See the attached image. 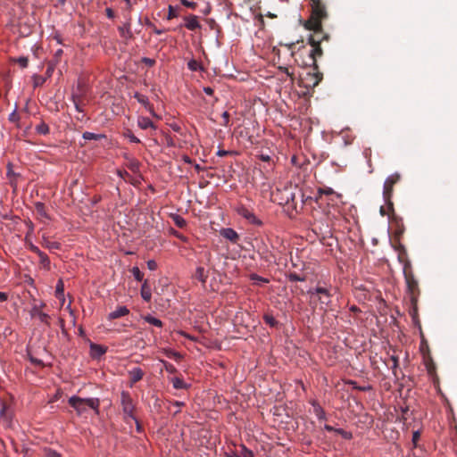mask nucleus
Masks as SVG:
<instances>
[{
    "mask_svg": "<svg viewBox=\"0 0 457 457\" xmlns=\"http://www.w3.org/2000/svg\"><path fill=\"white\" fill-rule=\"evenodd\" d=\"M86 89L84 86L79 84L77 89L72 93L71 99L75 102V99H79L81 102H85Z\"/></svg>",
    "mask_w": 457,
    "mask_h": 457,
    "instance_id": "4be33fe9",
    "label": "nucleus"
},
{
    "mask_svg": "<svg viewBox=\"0 0 457 457\" xmlns=\"http://www.w3.org/2000/svg\"><path fill=\"white\" fill-rule=\"evenodd\" d=\"M324 428L328 432H335L338 435H340L345 439H352L353 434L349 431L344 430L343 428H335L330 425L326 424L324 426Z\"/></svg>",
    "mask_w": 457,
    "mask_h": 457,
    "instance_id": "6ab92c4d",
    "label": "nucleus"
},
{
    "mask_svg": "<svg viewBox=\"0 0 457 457\" xmlns=\"http://www.w3.org/2000/svg\"><path fill=\"white\" fill-rule=\"evenodd\" d=\"M420 349V352H421L423 357L425 356V353H430L427 341H425L424 339H422V341H421Z\"/></svg>",
    "mask_w": 457,
    "mask_h": 457,
    "instance_id": "4c0bfd02",
    "label": "nucleus"
},
{
    "mask_svg": "<svg viewBox=\"0 0 457 457\" xmlns=\"http://www.w3.org/2000/svg\"><path fill=\"white\" fill-rule=\"evenodd\" d=\"M74 104V106H75V109L79 112H84V109L83 107L85 106L86 103L85 102H81L80 100L79 99H75V102H73Z\"/></svg>",
    "mask_w": 457,
    "mask_h": 457,
    "instance_id": "58836bf2",
    "label": "nucleus"
},
{
    "mask_svg": "<svg viewBox=\"0 0 457 457\" xmlns=\"http://www.w3.org/2000/svg\"><path fill=\"white\" fill-rule=\"evenodd\" d=\"M403 276L406 282L407 292L409 294L411 303L414 307V312H416V305L418 298L420 295L418 280L416 279L412 270L403 272Z\"/></svg>",
    "mask_w": 457,
    "mask_h": 457,
    "instance_id": "7ed1b4c3",
    "label": "nucleus"
},
{
    "mask_svg": "<svg viewBox=\"0 0 457 457\" xmlns=\"http://www.w3.org/2000/svg\"><path fill=\"white\" fill-rule=\"evenodd\" d=\"M311 295H319V302L320 304H324L326 306H328L331 303V296L332 294L330 292V289L323 287H317L314 290H309L308 292Z\"/></svg>",
    "mask_w": 457,
    "mask_h": 457,
    "instance_id": "423d86ee",
    "label": "nucleus"
},
{
    "mask_svg": "<svg viewBox=\"0 0 457 457\" xmlns=\"http://www.w3.org/2000/svg\"><path fill=\"white\" fill-rule=\"evenodd\" d=\"M124 137L129 138L130 142H133V143H140V139L137 138L130 129H127L125 132H124Z\"/></svg>",
    "mask_w": 457,
    "mask_h": 457,
    "instance_id": "2f4dec72",
    "label": "nucleus"
},
{
    "mask_svg": "<svg viewBox=\"0 0 457 457\" xmlns=\"http://www.w3.org/2000/svg\"><path fill=\"white\" fill-rule=\"evenodd\" d=\"M261 160L263 161V162H270V157L269 155L262 154L261 155Z\"/></svg>",
    "mask_w": 457,
    "mask_h": 457,
    "instance_id": "0e129e2a",
    "label": "nucleus"
},
{
    "mask_svg": "<svg viewBox=\"0 0 457 457\" xmlns=\"http://www.w3.org/2000/svg\"><path fill=\"white\" fill-rule=\"evenodd\" d=\"M36 131L40 135H47L50 131L49 126L45 122H41L36 126Z\"/></svg>",
    "mask_w": 457,
    "mask_h": 457,
    "instance_id": "c85d7f7f",
    "label": "nucleus"
},
{
    "mask_svg": "<svg viewBox=\"0 0 457 457\" xmlns=\"http://www.w3.org/2000/svg\"><path fill=\"white\" fill-rule=\"evenodd\" d=\"M178 15L179 14H178L176 9L172 5H169L167 20H172L173 18L178 17Z\"/></svg>",
    "mask_w": 457,
    "mask_h": 457,
    "instance_id": "c9c22d12",
    "label": "nucleus"
},
{
    "mask_svg": "<svg viewBox=\"0 0 457 457\" xmlns=\"http://www.w3.org/2000/svg\"><path fill=\"white\" fill-rule=\"evenodd\" d=\"M105 13L109 19H113L115 17V13L112 8H106Z\"/></svg>",
    "mask_w": 457,
    "mask_h": 457,
    "instance_id": "6e6d98bb",
    "label": "nucleus"
},
{
    "mask_svg": "<svg viewBox=\"0 0 457 457\" xmlns=\"http://www.w3.org/2000/svg\"><path fill=\"white\" fill-rule=\"evenodd\" d=\"M45 306V303H41L40 305H34L31 310V316L37 317L41 322L49 325L50 316L41 312V308Z\"/></svg>",
    "mask_w": 457,
    "mask_h": 457,
    "instance_id": "9b49d317",
    "label": "nucleus"
},
{
    "mask_svg": "<svg viewBox=\"0 0 457 457\" xmlns=\"http://www.w3.org/2000/svg\"><path fill=\"white\" fill-rule=\"evenodd\" d=\"M39 259H40V263L43 264L44 267L49 269V267H50V260H49L48 256L46 254H44Z\"/></svg>",
    "mask_w": 457,
    "mask_h": 457,
    "instance_id": "c03bdc74",
    "label": "nucleus"
},
{
    "mask_svg": "<svg viewBox=\"0 0 457 457\" xmlns=\"http://www.w3.org/2000/svg\"><path fill=\"white\" fill-rule=\"evenodd\" d=\"M13 412L9 403L4 400L0 401V419L10 427L12 420Z\"/></svg>",
    "mask_w": 457,
    "mask_h": 457,
    "instance_id": "0eeeda50",
    "label": "nucleus"
},
{
    "mask_svg": "<svg viewBox=\"0 0 457 457\" xmlns=\"http://www.w3.org/2000/svg\"><path fill=\"white\" fill-rule=\"evenodd\" d=\"M179 1L184 6L188 7L190 9H195V7H196V3H195V2H190L188 0H179Z\"/></svg>",
    "mask_w": 457,
    "mask_h": 457,
    "instance_id": "49530a36",
    "label": "nucleus"
},
{
    "mask_svg": "<svg viewBox=\"0 0 457 457\" xmlns=\"http://www.w3.org/2000/svg\"><path fill=\"white\" fill-rule=\"evenodd\" d=\"M208 271L205 270L204 267H197L195 270V274L193 275V278L202 283L203 286L205 285L206 280L208 278Z\"/></svg>",
    "mask_w": 457,
    "mask_h": 457,
    "instance_id": "a211bd4d",
    "label": "nucleus"
},
{
    "mask_svg": "<svg viewBox=\"0 0 457 457\" xmlns=\"http://www.w3.org/2000/svg\"><path fill=\"white\" fill-rule=\"evenodd\" d=\"M69 404L74 408L79 415L85 413L87 409H92L96 414H99L100 400L98 398H81L71 396Z\"/></svg>",
    "mask_w": 457,
    "mask_h": 457,
    "instance_id": "f03ea898",
    "label": "nucleus"
},
{
    "mask_svg": "<svg viewBox=\"0 0 457 457\" xmlns=\"http://www.w3.org/2000/svg\"><path fill=\"white\" fill-rule=\"evenodd\" d=\"M170 233L176 237L177 238L182 240V241H187V237L185 236H183L181 233H179V231L171 228L170 229Z\"/></svg>",
    "mask_w": 457,
    "mask_h": 457,
    "instance_id": "09e8293b",
    "label": "nucleus"
},
{
    "mask_svg": "<svg viewBox=\"0 0 457 457\" xmlns=\"http://www.w3.org/2000/svg\"><path fill=\"white\" fill-rule=\"evenodd\" d=\"M171 219H172L173 222L175 223V225L180 228H183L187 226L186 220L183 217H181L180 215L172 214Z\"/></svg>",
    "mask_w": 457,
    "mask_h": 457,
    "instance_id": "bb28decb",
    "label": "nucleus"
},
{
    "mask_svg": "<svg viewBox=\"0 0 457 457\" xmlns=\"http://www.w3.org/2000/svg\"><path fill=\"white\" fill-rule=\"evenodd\" d=\"M288 279L292 282H295V281H304L305 280V277H302L300 276L299 274L295 273V272H291L288 274Z\"/></svg>",
    "mask_w": 457,
    "mask_h": 457,
    "instance_id": "72a5a7b5",
    "label": "nucleus"
},
{
    "mask_svg": "<svg viewBox=\"0 0 457 457\" xmlns=\"http://www.w3.org/2000/svg\"><path fill=\"white\" fill-rule=\"evenodd\" d=\"M240 457H254L253 453L246 448L245 445H241V450L238 453Z\"/></svg>",
    "mask_w": 457,
    "mask_h": 457,
    "instance_id": "7c9ffc66",
    "label": "nucleus"
},
{
    "mask_svg": "<svg viewBox=\"0 0 457 457\" xmlns=\"http://www.w3.org/2000/svg\"><path fill=\"white\" fill-rule=\"evenodd\" d=\"M237 213L242 216L243 218H245V220H247L251 224H253V225H256V226H262V221L258 219L253 212H252L250 210H248L247 208L242 206L240 208H238L237 210Z\"/></svg>",
    "mask_w": 457,
    "mask_h": 457,
    "instance_id": "1a4fd4ad",
    "label": "nucleus"
},
{
    "mask_svg": "<svg viewBox=\"0 0 457 457\" xmlns=\"http://www.w3.org/2000/svg\"><path fill=\"white\" fill-rule=\"evenodd\" d=\"M7 176L10 178V179H12V177L15 176V173L12 170L10 164L8 165ZM11 184L13 185L12 180H11Z\"/></svg>",
    "mask_w": 457,
    "mask_h": 457,
    "instance_id": "bf43d9fd",
    "label": "nucleus"
},
{
    "mask_svg": "<svg viewBox=\"0 0 457 457\" xmlns=\"http://www.w3.org/2000/svg\"><path fill=\"white\" fill-rule=\"evenodd\" d=\"M120 34L124 38H131L133 37L131 31V18L129 17L123 26L119 27Z\"/></svg>",
    "mask_w": 457,
    "mask_h": 457,
    "instance_id": "4468645a",
    "label": "nucleus"
},
{
    "mask_svg": "<svg viewBox=\"0 0 457 457\" xmlns=\"http://www.w3.org/2000/svg\"><path fill=\"white\" fill-rule=\"evenodd\" d=\"M141 296L145 302H150L152 294L150 287L147 284V281L145 280L141 287Z\"/></svg>",
    "mask_w": 457,
    "mask_h": 457,
    "instance_id": "393cba45",
    "label": "nucleus"
},
{
    "mask_svg": "<svg viewBox=\"0 0 457 457\" xmlns=\"http://www.w3.org/2000/svg\"><path fill=\"white\" fill-rule=\"evenodd\" d=\"M400 174L395 173L389 176L384 183L383 197L389 208L393 207L391 197L394 192V186L400 180Z\"/></svg>",
    "mask_w": 457,
    "mask_h": 457,
    "instance_id": "20e7f679",
    "label": "nucleus"
},
{
    "mask_svg": "<svg viewBox=\"0 0 457 457\" xmlns=\"http://www.w3.org/2000/svg\"><path fill=\"white\" fill-rule=\"evenodd\" d=\"M170 381L171 382L172 386L176 389H187L189 388L190 385L187 384L181 378L179 377H174L170 378Z\"/></svg>",
    "mask_w": 457,
    "mask_h": 457,
    "instance_id": "5701e85b",
    "label": "nucleus"
},
{
    "mask_svg": "<svg viewBox=\"0 0 457 457\" xmlns=\"http://www.w3.org/2000/svg\"><path fill=\"white\" fill-rule=\"evenodd\" d=\"M90 349L92 351L93 356L99 357L105 353L106 348L96 344H91Z\"/></svg>",
    "mask_w": 457,
    "mask_h": 457,
    "instance_id": "a878e982",
    "label": "nucleus"
},
{
    "mask_svg": "<svg viewBox=\"0 0 457 457\" xmlns=\"http://www.w3.org/2000/svg\"><path fill=\"white\" fill-rule=\"evenodd\" d=\"M33 80H34V87H41L45 83V81H46V79L43 77L39 76V75H35L33 77Z\"/></svg>",
    "mask_w": 457,
    "mask_h": 457,
    "instance_id": "e433bc0d",
    "label": "nucleus"
},
{
    "mask_svg": "<svg viewBox=\"0 0 457 457\" xmlns=\"http://www.w3.org/2000/svg\"><path fill=\"white\" fill-rule=\"evenodd\" d=\"M147 268L150 270H155L157 269V262L154 260H149L147 262Z\"/></svg>",
    "mask_w": 457,
    "mask_h": 457,
    "instance_id": "603ef678",
    "label": "nucleus"
},
{
    "mask_svg": "<svg viewBox=\"0 0 457 457\" xmlns=\"http://www.w3.org/2000/svg\"><path fill=\"white\" fill-rule=\"evenodd\" d=\"M322 79V73L319 72L318 71L312 75V87H316Z\"/></svg>",
    "mask_w": 457,
    "mask_h": 457,
    "instance_id": "473e14b6",
    "label": "nucleus"
},
{
    "mask_svg": "<svg viewBox=\"0 0 457 457\" xmlns=\"http://www.w3.org/2000/svg\"><path fill=\"white\" fill-rule=\"evenodd\" d=\"M63 294V283L62 280H59L56 285V296L59 297Z\"/></svg>",
    "mask_w": 457,
    "mask_h": 457,
    "instance_id": "a18cd8bd",
    "label": "nucleus"
},
{
    "mask_svg": "<svg viewBox=\"0 0 457 457\" xmlns=\"http://www.w3.org/2000/svg\"><path fill=\"white\" fill-rule=\"evenodd\" d=\"M264 320L267 324H269L270 326L271 327H274L276 326L277 324V320H275V318L271 315H265L264 316Z\"/></svg>",
    "mask_w": 457,
    "mask_h": 457,
    "instance_id": "ea45409f",
    "label": "nucleus"
},
{
    "mask_svg": "<svg viewBox=\"0 0 457 457\" xmlns=\"http://www.w3.org/2000/svg\"><path fill=\"white\" fill-rule=\"evenodd\" d=\"M145 320L147 323H149L151 325H154L155 327H159L160 328V327L162 326V322L159 319H157L155 317H153V316H150V315L145 317Z\"/></svg>",
    "mask_w": 457,
    "mask_h": 457,
    "instance_id": "c756f323",
    "label": "nucleus"
},
{
    "mask_svg": "<svg viewBox=\"0 0 457 457\" xmlns=\"http://www.w3.org/2000/svg\"><path fill=\"white\" fill-rule=\"evenodd\" d=\"M143 62H145V63L146 65H148V66H153V65L154 64V62H154V60H153V59H150V58H146V57H145V58H144V59H143Z\"/></svg>",
    "mask_w": 457,
    "mask_h": 457,
    "instance_id": "13d9d810",
    "label": "nucleus"
},
{
    "mask_svg": "<svg viewBox=\"0 0 457 457\" xmlns=\"http://www.w3.org/2000/svg\"><path fill=\"white\" fill-rule=\"evenodd\" d=\"M47 457H59V454L54 451H50Z\"/></svg>",
    "mask_w": 457,
    "mask_h": 457,
    "instance_id": "338daca9",
    "label": "nucleus"
},
{
    "mask_svg": "<svg viewBox=\"0 0 457 457\" xmlns=\"http://www.w3.org/2000/svg\"><path fill=\"white\" fill-rule=\"evenodd\" d=\"M221 235L226 239L236 243L239 237L238 234L233 228H223L221 230Z\"/></svg>",
    "mask_w": 457,
    "mask_h": 457,
    "instance_id": "412c9836",
    "label": "nucleus"
},
{
    "mask_svg": "<svg viewBox=\"0 0 457 457\" xmlns=\"http://www.w3.org/2000/svg\"><path fill=\"white\" fill-rule=\"evenodd\" d=\"M148 26L153 29L154 33L156 34V35H162V33L165 32V29H159L151 22L148 23Z\"/></svg>",
    "mask_w": 457,
    "mask_h": 457,
    "instance_id": "5fc2aeb1",
    "label": "nucleus"
},
{
    "mask_svg": "<svg viewBox=\"0 0 457 457\" xmlns=\"http://www.w3.org/2000/svg\"><path fill=\"white\" fill-rule=\"evenodd\" d=\"M221 117H222V120H223L221 125H223L225 127L228 126L229 117H230L229 113L228 112H224L222 113Z\"/></svg>",
    "mask_w": 457,
    "mask_h": 457,
    "instance_id": "de8ad7c7",
    "label": "nucleus"
},
{
    "mask_svg": "<svg viewBox=\"0 0 457 457\" xmlns=\"http://www.w3.org/2000/svg\"><path fill=\"white\" fill-rule=\"evenodd\" d=\"M82 137L85 140H99L101 138L105 137V136L103 134H95L87 131L84 132Z\"/></svg>",
    "mask_w": 457,
    "mask_h": 457,
    "instance_id": "cd10ccee",
    "label": "nucleus"
},
{
    "mask_svg": "<svg viewBox=\"0 0 457 457\" xmlns=\"http://www.w3.org/2000/svg\"><path fill=\"white\" fill-rule=\"evenodd\" d=\"M250 278H251V279L253 281H256V282H262V283H268L269 282V280L267 278H262V277H261V276H259L257 274H252Z\"/></svg>",
    "mask_w": 457,
    "mask_h": 457,
    "instance_id": "a19ab883",
    "label": "nucleus"
},
{
    "mask_svg": "<svg viewBox=\"0 0 457 457\" xmlns=\"http://www.w3.org/2000/svg\"><path fill=\"white\" fill-rule=\"evenodd\" d=\"M29 360L35 365L43 366V361L41 360H39V359H37L35 357L30 356Z\"/></svg>",
    "mask_w": 457,
    "mask_h": 457,
    "instance_id": "4d7b16f0",
    "label": "nucleus"
},
{
    "mask_svg": "<svg viewBox=\"0 0 457 457\" xmlns=\"http://www.w3.org/2000/svg\"><path fill=\"white\" fill-rule=\"evenodd\" d=\"M420 438V431H414L412 434V444L414 446H417V443Z\"/></svg>",
    "mask_w": 457,
    "mask_h": 457,
    "instance_id": "8fccbe9b",
    "label": "nucleus"
},
{
    "mask_svg": "<svg viewBox=\"0 0 457 457\" xmlns=\"http://www.w3.org/2000/svg\"><path fill=\"white\" fill-rule=\"evenodd\" d=\"M183 19L185 21L183 26L186 27L188 30L195 31L202 28V25L198 21V17L195 14L187 15ZM180 27H182V25Z\"/></svg>",
    "mask_w": 457,
    "mask_h": 457,
    "instance_id": "9d476101",
    "label": "nucleus"
},
{
    "mask_svg": "<svg viewBox=\"0 0 457 457\" xmlns=\"http://www.w3.org/2000/svg\"><path fill=\"white\" fill-rule=\"evenodd\" d=\"M62 49H58L56 52H55V58H56V62H58V58L62 54Z\"/></svg>",
    "mask_w": 457,
    "mask_h": 457,
    "instance_id": "69168bd1",
    "label": "nucleus"
},
{
    "mask_svg": "<svg viewBox=\"0 0 457 457\" xmlns=\"http://www.w3.org/2000/svg\"><path fill=\"white\" fill-rule=\"evenodd\" d=\"M129 313V310L126 306H119L115 311L108 314V320H112L120 317L126 316Z\"/></svg>",
    "mask_w": 457,
    "mask_h": 457,
    "instance_id": "f3484780",
    "label": "nucleus"
},
{
    "mask_svg": "<svg viewBox=\"0 0 457 457\" xmlns=\"http://www.w3.org/2000/svg\"><path fill=\"white\" fill-rule=\"evenodd\" d=\"M42 245H43V247H45L50 251L61 249L60 243L52 241L47 237H43Z\"/></svg>",
    "mask_w": 457,
    "mask_h": 457,
    "instance_id": "b1692460",
    "label": "nucleus"
},
{
    "mask_svg": "<svg viewBox=\"0 0 457 457\" xmlns=\"http://www.w3.org/2000/svg\"><path fill=\"white\" fill-rule=\"evenodd\" d=\"M17 62L20 64V66L22 68H26L29 63L28 58H26V57H20Z\"/></svg>",
    "mask_w": 457,
    "mask_h": 457,
    "instance_id": "3c124183",
    "label": "nucleus"
},
{
    "mask_svg": "<svg viewBox=\"0 0 457 457\" xmlns=\"http://www.w3.org/2000/svg\"><path fill=\"white\" fill-rule=\"evenodd\" d=\"M423 361L426 366V369L428 370V373L431 376L435 375L436 373V364L433 361V358L431 356L430 353H425V356L423 357Z\"/></svg>",
    "mask_w": 457,
    "mask_h": 457,
    "instance_id": "2eb2a0df",
    "label": "nucleus"
},
{
    "mask_svg": "<svg viewBox=\"0 0 457 457\" xmlns=\"http://www.w3.org/2000/svg\"><path fill=\"white\" fill-rule=\"evenodd\" d=\"M137 126L141 129H154L155 130L157 127L154 125V123L147 117L140 116L137 119Z\"/></svg>",
    "mask_w": 457,
    "mask_h": 457,
    "instance_id": "dca6fc26",
    "label": "nucleus"
},
{
    "mask_svg": "<svg viewBox=\"0 0 457 457\" xmlns=\"http://www.w3.org/2000/svg\"><path fill=\"white\" fill-rule=\"evenodd\" d=\"M228 154H229V152L226 151V150H219L217 152V155L220 157H224V156H227Z\"/></svg>",
    "mask_w": 457,
    "mask_h": 457,
    "instance_id": "052dcab7",
    "label": "nucleus"
},
{
    "mask_svg": "<svg viewBox=\"0 0 457 457\" xmlns=\"http://www.w3.org/2000/svg\"><path fill=\"white\" fill-rule=\"evenodd\" d=\"M321 193L326 194V195H330V194H333L334 191L332 188H327V189L322 190Z\"/></svg>",
    "mask_w": 457,
    "mask_h": 457,
    "instance_id": "774afa93",
    "label": "nucleus"
},
{
    "mask_svg": "<svg viewBox=\"0 0 457 457\" xmlns=\"http://www.w3.org/2000/svg\"><path fill=\"white\" fill-rule=\"evenodd\" d=\"M398 252V261L403 264V271L405 272L407 270H412L411 261L408 259V254L405 247L399 244L395 247Z\"/></svg>",
    "mask_w": 457,
    "mask_h": 457,
    "instance_id": "6e6552de",
    "label": "nucleus"
},
{
    "mask_svg": "<svg viewBox=\"0 0 457 457\" xmlns=\"http://www.w3.org/2000/svg\"><path fill=\"white\" fill-rule=\"evenodd\" d=\"M164 367H165L166 371L170 373V374H173V373L177 372V369L171 363L164 362Z\"/></svg>",
    "mask_w": 457,
    "mask_h": 457,
    "instance_id": "37998d69",
    "label": "nucleus"
},
{
    "mask_svg": "<svg viewBox=\"0 0 457 457\" xmlns=\"http://www.w3.org/2000/svg\"><path fill=\"white\" fill-rule=\"evenodd\" d=\"M131 272L136 280L141 281L143 279V273L140 271L138 267H133Z\"/></svg>",
    "mask_w": 457,
    "mask_h": 457,
    "instance_id": "f704fd0d",
    "label": "nucleus"
},
{
    "mask_svg": "<svg viewBox=\"0 0 457 457\" xmlns=\"http://www.w3.org/2000/svg\"><path fill=\"white\" fill-rule=\"evenodd\" d=\"M134 98H136L138 103L143 104L153 116H156V114H155V112L154 111L153 104H151L149 103V100H148L147 96H145L137 92L134 95Z\"/></svg>",
    "mask_w": 457,
    "mask_h": 457,
    "instance_id": "ddd939ff",
    "label": "nucleus"
},
{
    "mask_svg": "<svg viewBox=\"0 0 457 457\" xmlns=\"http://www.w3.org/2000/svg\"><path fill=\"white\" fill-rule=\"evenodd\" d=\"M310 403L313 407V413L320 420H325L327 419L326 412L323 408L315 400L310 401Z\"/></svg>",
    "mask_w": 457,
    "mask_h": 457,
    "instance_id": "aec40b11",
    "label": "nucleus"
},
{
    "mask_svg": "<svg viewBox=\"0 0 457 457\" xmlns=\"http://www.w3.org/2000/svg\"><path fill=\"white\" fill-rule=\"evenodd\" d=\"M391 361L393 362V365H392V370H395L397 368H398V365H399V361H398V357L397 356H391Z\"/></svg>",
    "mask_w": 457,
    "mask_h": 457,
    "instance_id": "864d4df0",
    "label": "nucleus"
},
{
    "mask_svg": "<svg viewBox=\"0 0 457 457\" xmlns=\"http://www.w3.org/2000/svg\"><path fill=\"white\" fill-rule=\"evenodd\" d=\"M120 404L125 417L136 420V417L134 415L135 405L129 392L122 391L120 393Z\"/></svg>",
    "mask_w": 457,
    "mask_h": 457,
    "instance_id": "39448f33",
    "label": "nucleus"
},
{
    "mask_svg": "<svg viewBox=\"0 0 457 457\" xmlns=\"http://www.w3.org/2000/svg\"><path fill=\"white\" fill-rule=\"evenodd\" d=\"M145 372L139 367H135L132 370H129L130 386H132L137 382L140 381L143 378Z\"/></svg>",
    "mask_w": 457,
    "mask_h": 457,
    "instance_id": "f8f14e48",
    "label": "nucleus"
},
{
    "mask_svg": "<svg viewBox=\"0 0 457 457\" xmlns=\"http://www.w3.org/2000/svg\"><path fill=\"white\" fill-rule=\"evenodd\" d=\"M312 12L310 18L304 22V28L312 31L308 37V43L311 45L310 57L312 61L314 70H318L317 58L323 54L320 43L328 40L329 36L323 31L322 21L328 18L326 4L322 0H311Z\"/></svg>",
    "mask_w": 457,
    "mask_h": 457,
    "instance_id": "f257e3e1",
    "label": "nucleus"
},
{
    "mask_svg": "<svg viewBox=\"0 0 457 457\" xmlns=\"http://www.w3.org/2000/svg\"><path fill=\"white\" fill-rule=\"evenodd\" d=\"M8 298L7 295L4 292H0V301L1 302H4L6 301Z\"/></svg>",
    "mask_w": 457,
    "mask_h": 457,
    "instance_id": "e2e57ef3",
    "label": "nucleus"
},
{
    "mask_svg": "<svg viewBox=\"0 0 457 457\" xmlns=\"http://www.w3.org/2000/svg\"><path fill=\"white\" fill-rule=\"evenodd\" d=\"M204 91L206 95L212 96L213 95V89L210 87H206L204 88Z\"/></svg>",
    "mask_w": 457,
    "mask_h": 457,
    "instance_id": "680f3d73",
    "label": "nucleus"
},
{
    "mask_svg": "<svg viewBox=\"0 0 457 457\" xmlns=\"http://www.w3.org/2000/svg\"><path fill=\"white\" fill-rule=\"evenodd\" d=\"M8 120L13 123H16L19 121L20 115L17 113L16 109L12 113H10Z\"/></svg>",
    "mask_w": 457,
    "mask_h": 457,
    "instance_id": "79ce46f5",
    "label": "nucleus"
}]
</instances>
